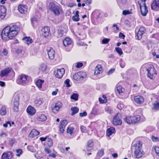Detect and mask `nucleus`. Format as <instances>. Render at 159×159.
Listing matches in <instances>:
<instances>
[{
	"instance_id": "nucleus-1",
	"label": "nucleus",
	"mask_w": 159,
	"mask_h": 159,
	"mask_svg": "<svg viewBox=\"0 0 159 159\" xmlns=\"http://www.w3.org/2000/svg\"><path fill=\"white\" fill-rule=\"evenodd\" d=\"M19 30V27L16 25L11 27L8 26L6 27L2 33V39L8 37L10 39H13L17 34Z\"/></svg>"
},
{
	"instance_id": "nucleus-2",
	"label": "nucleus",
	"mask_w": 159,
	"mask_h": 159,
	"mask_svg": "<svg viewBox=\"0 0 159 159\" xmlns=\"http://www.w3.org/2000/svg\"><path fill=\"white\" fill-rule=\"evenodd\" d=\"M143 143L141 141H137L133 145L134 149V156L136 158H140L145 154L142 149Z\"/></svg>"
},
{
	"instance_id": "nucleus-3",
	"label": "nucleus",
	"mask_w": 159,
	"mask_h": 159,
	"mask_svg": "<svg viewBox=\"0 0 159 159\" xmlns=\"http://www.w3.org/2000/svg\"><path fill=\"white\" fill-rule=\"evenodd\" d=\"M140 116L139 115H137L134 116L127 117L124 119L125 122L127 124H135L139 121Z\"/></svg>"
},
{
	"instance_id": "nucleus-4",
	"label": "nucleus",
	"mask_w": 159,
	"mask_h": 159,
	"mask_svg": "<svg viewBox=\"0 0 159 159\" xmlns=\"http://www.w3.org/2000/svg\"><path fill=\"white\" fill-rule=\"evenodd\" d=\"M49 9L56 15H59L61 11V9L60 6L56 5L53 2L50 3Z\"/></svg>"
},
{
	"instance_id": "nucleus-5",
	"label": "nucleus",
	"mask_w": 159,
	"mask_h": 159,
	"mask_svg": "<svg viewBox=\"0 0 159 159\" xmlns=\"http://www.w3.org/2000/svg\"><path fill=\"white\" fill-rule=\"evenodd\" d=\"M113 122L115 125H121L122 121L121 120V115L120 114L118 113L115 116L113 119Z\"/></svg>"
},
{
	"instance_id": "nucleus-6",
	"label": "nucleus",
	"mask_w": 159,
	"mask_h": 159,
	"mask_svg": "<svg viewBox=\"0 0 159 159\" xmlns=\"http://www.w3.org/2000/svg\"><path fill=\"white\" fill-rule=\"evenodd\" d=\"M28 77L27 75H20L18 79L19 84L23 85H25L28 82Z\"/></svg>"
},
{
	"instance_id": "nucleus-7",
	"label": "nucleus",
	"mask_w": 159,
	"mask_h": 159,
	"mask_svg": "<svg viewBox=\"0 0 159 159\" xmlns=\"http://www.w3.org/2000/svg\"><path fill=\"white\" fill-rule=\"evenodd\" d=\"M86 77V73L84 72H80L75 73L73 76L74 79L77 81L79 80L81 78H84Z\"/></svg>"
},
{
	"instance_id": "nucleus-8",
	"label": "nucleus",
	"mask_w": 159,
	"mask_h": 159,
	"mask_svg": "<svg viewBox=\"0 0 159 159\" xmlns=\"http://www.w3.org/2000/svg\"><path fill=\"white\" fill-rule=\"evenodd\" d=\"M148 71V76L151 79H153L154 77L153 74H157V72L153 66H150L147 69Z\"/></svg>"
},
{
	"instance_id": "nucleus-9",
	"label": "nucleus",
	"mask_w": 159,
	"mask_h": 159,
	"mask_svg": "<svg viewBox=\"0 0 159 159\" xmlns=\"http://www.w3.org/2000/svg\"><path fill=\"white\" fill-rule=\"evenodd\" d=\"M47 51L49 58L50 60L54 59L55 56V52L53 48L51 47H48L47 48Z\"/></svg>"
},
{
	"instance_id": "nucleus-10",
	"label": "nucleus",
	"mask_w": 159,
	"mask_h": 159,
	"mask_svg": "<svg viewBox=\"0 0 159 159\" xmlns=\"http://www.w3.org/2000/svg\"><path fill=\"white\" fill-rule=\"evenodd\" d=\"M139 4L141 14L143 16H146L148 12L146 3H143L142 6H141L140 4Z\"/></svg>"
},
{
	"instance_id": "nucleus-11",
	"label": "nucleus",
	"mask_w": 159,
	"mask_h": 159,
	"mask_svg": "<svg viewBox=\"0 0 159 159\" xmlns=\"http://www.w3.org/2000/svg\"><path fill=\"white\" fill-rule=\"evenodd\" d=\"M50 28L48 26L44 27L42 30V34L46 38H48L50 35Z\"/></svg>"
},
{
	"instance_id": "nucleus-12",
	"label": "nucleus",
	"mask_w": 159,
	"mask_h": 159,
	"mask_svg": "<svg viewBox=\"0 0 159 159\" xmlns=\"http://www.w3.org/2000/svg\"><path fill=\"white\" fill-rule=\"evenodd\" d=\"M65 72V70L64 68H62L58 69L57 71L56 72H55V76L58 78H61L64 74Z\"/></svg>"
},
{
	"instance_id": "nucleus-13",
	"label": "nucleus",
	"mask_w": 159,
	"mask_h": 159,
	"mask_svg": "<svg viewBox=\"0 0 159 159\" xmlns=\"http://www.w3.org/2000/svg\"><path fill=\"white\" fill-rule=\"evenodd\" d=\"M62 105V103L60 102H58L55 103V106L52 108L53 112L56 113L57 112Z\"/></svg>"
},
{
	"instance_id": "nucleus-14",
	"label": "nucleus",
	"mask_w": 159,
	"mask_h": 159,
	"mask_svg": "<svg viewBox=\"0 0 159 159\" xmlns=\"http://www.w3.org/2000/svg\"><path fill=\"white\" fill-rule=\"evenodd\" d=\"M145 32V28L143 27H141L140 28L137 33L138 39L139 40L141 39L142 37V35Z\"/></svg>"
},
{
	"instance_id": "nucleus-15",
	"label": "nucleus",
	"mask_w": 159,
	"mask_h": 159,
	"mask_svg": "<svg viewBox=\"0 0 159 159\" xmlns=\"http://www.w3.org/2000/svg\"><path fill=\"white\" fill-rule=\"evenodd\" d=\"M68 122L66 120L61 121L59 126L60 130L62 133H63L65 129V127Z\"/></svg>"
},
{
	"instance_id": "nucleus-16",
	"label": "nucleus",
	"mask_w": 159,
	"mask_h": 159,
	"mask_svg": "<svg viewBox=\"0 0 159 159\" xmlns=\"http://www.w3.org/2000/svg\"><path fill=\"white\" fill-rule=\"evenodd\" d=\"M134 99L135 102L138 104L142 103L144 101L143 98L140 95H137L134 96Z\"/></svg>"
},
{
	"instance_id": "nucleus-17",
	"label": "nucleus",
	"mask_w": 159,
	"mask_h": 159,
	"mask_svg": "<svg viewBox=\"0 0 159 159\" xmlns=\"http://www.w3.org/2000/svg\"><path fill=\"white\" fill-rule=\"evenodd\" d=\"M6 9L3 6H0V17L2 19H3L6 16Z\"/></svg>"
},
{
	"instance_id": "nucleus-18",
	"label": "nucleus",
	"mask_w": 159,
	"mask_h": 159,
	"mask_svg": "<svg viewBox=\"0 0 159 159\" xmlns=\"http://www.w3.org/2000/svg\"><path fill=\"white\" fill-rule=\"evenodd\" d=\"M151 7L152 10H157L159 7V0H154L151 4Z\"/></svg>"
},
{
	"instance_id": "nucleus-19",
	"label": "nucleus",
	"mask_w": 159,
	"mask_h": 159,
	"mask_svg": "<svg viewBox=\"0 0 159 159\" xmlns=\"http://www.w3.org/2000/svg\"><path fill=\"white\" fill-rule=\"evenodd\" d=\"M18 9L21 13L25 14L27 12V7L25 5H20L18 6Z\"/></svg>"
},
{
	"instance_id": "nucleus-20",
	"label": "nucleus",
	"mask_w": 159,
	"mask_h": 159,
	"mask_svg": "<svg viewBox=\"0 0 159 159\" xmlns=\"http://www.w3.org/2000/svg\"><path fill=\"white\" fill-rule=\"evenodd\" d=\"M12 154L11 152H4L2 154V159H10L12 157Z\"/></svg>"
},
{
	"instance_id": "nucleus-21",
	"label": "nucleus",
	"mask_w": 159,
	"mask_h": 159,
	"mask_svg": "<svg viewBox=\"0 0 159 159\" xmlns=\"http://www.w3.org/2000/svg\"><path fill=\"white\" fill-rule=\"evenodd\" d=\"M27 112L30 115H34L36 112L35 109L31 106H29L26 109Z\"/></svg>"
},
{
	"instance_id": "nucleus-22",
	"label": "nucleus",
	"mask_w": 159,
	"mask_h": 159,
	"mask_svg": "<svg viewBox=\"0 0 159 159\" xmlns=\"http://www.w3.org/2000/svg\"><path fill=\"white\" fill-rule=\"evenodd\" d=\"M20 95L17 93H15L13 97V104H19Z\"/></svg>"
},
{
	"instance_id": "nucleus-23",
	"label": "nucleus",
	"mask_w": 159,
	"mask_h": 159,
	"mask_svg": "<svg viewBox=\"0 0 159 159\" xmlns=\"http://www.w3.org/2000/svg\"><path fill=\"white\" fill-rule=\"evenodd\" d=\"M11 70L9 68H7L1 71L0 76L1 77H3L7 76L11 71Z\"/></svg>"
},
{
	"instance_id": "nucleus-24",
	"label": "nucleus",
	"mask_w": 159,
	"mask_h": 159,
	"mask_svg": "<svg viewBox=\"0 0 159 159\" xmlns=\"http://www.w3.org/2000/svg\"><path fill=\"white\" fill-rule=\"evenodd\" d=\"M63 43L65 47H66L71 44L72 41L70 38H66L63 40Z\"/></svg>"
},
{
	"instance_id": "nucleus-25",
	"label": "nucleus",
	"mask_w": 159,
	"mask_h": 159,
	"mask_svg": "<svg viewBox=\"0 0 159 159\" xmlns=\"http://www.w3.org/2000/svg\"><path fill=\"white\" fill-rule=\"evenodd\" d=\"M39 134V131L35 129H33L30 132L29 136L30 137L33 138L38 135Z\"/></svg>"
},
{
	"instance_id": "nucleus-26",
	"label": "nucleus",
	"mask_w": 159,
	"mask_h": 159,
	"mask_svg": "<svg viewBox=\"0 0 159 159\" xmlns=\"http://www.w3.org/2000/svg\"><path fill=\"white\" fill-rule=\"evenodd\" d=\"M102 70V68L100 65L96 66L95 69L94 74L97 75L100 74Z\"/></svg>"
},
{
	"instance_id": "nucleus-27",
	"label": "nucleus",
	"mask_w": 159,
	"mask_h": 159,
	"mask_svg": "<svg viewBox=\"0 0 159 159\" xmlns=\"http://www.w3.org/2000/svg\"><path fill=\"white\" fill-rule=\"evenodd\" d=\"M115 128L113 127H111L108 129L106 132V135L108 137H109L114 132Z\"/></svg>"
},
{
	"instance_id": "nucleus-28",
	"label": "nucleus",
	"mask_w": 159,
	"mask_h": 159,
	"mask_svg": "<svg viewBox=\"0 0 159 159\" xmlns=\"http://www.w3.org/2000/svg\"><path fill=\"white\" fill-rule=\"evenodd\" d=\"M79 11H75V15L72 17V19L75 21H78L80 20L79 15Z\"/></svg>"
},
{
	"instance_id": "nucleus-29",
	"label": "nucleus",
	"mask_w": 159,
	"mask_h": 159,
	"mask_svg": "<svg viewBox=\"0 0 159 159\" xmlns=\"http://www.w3.org/2000/svg\"><path fill=\"white\" fill-rule=\"evenodd\" d=\"M43 102L44 101L43 98H39L36 99L34 101V103L36 106H39L41 105Z\"/></svg>"
},
{
	"instance_id": "nucleus-30",
	"label": "nucleus",
	"mask_w": 159,
	"mask_h": 159,
	"mask_svg": "<svg viewBox=\"0 0 159 159\" xmlns=\"http://www.w3.org/2000/svg\"><path fill=\"white\" fill-rule=\"evenodd\" d=\"M47 119V117L44 114H42L37 117V119L39 121H44Z\"/></svg>"
},
{
	"instance_id": "nucleus-31",
	"label": "nucleus",
	"mask_w": 159,
	"mask_h": 159,
	"mask_svg": "<svg viewBox=\"0 0 159 159\" xmlns=\"http://www.w3.org/2000/svg\"><path fill=\"white\" fill-rule=\"evenodd\" d=\"M53 142L52 139L50 138H48L45 142V145L50 147L53 145Z\"/></svg>"
},
{
	"instance_id": "nucleus-32",
	"label": "nucleus",
	"mask_w": 159,
	"mask_h": 159,
	"mask_svg": "<svg viewBox=\"0 0 159 159\" xmlns=\"http://www.w3.org/2000/svg\"><path fill=\"white\" fill-rule=\"evenodd\" d=\"M44 82V80L40 79L38 80L36 82V84L39 89H41L42 88V84Z\"/></svg>"
},
{
	"instance_id": "nucleus-33",
	"label": "nucleus",
	"mask_w": 159,
	"mask_h": 159,
	"mask_svg": "<svg viewBox=\"0 0 159 159\" xmlns=\"http://www.w3.org/2000/svg\"><path fill=\"white\" fill-rule=\"evenodd\" d=\"M7 110L6 107L5 106H2L0 110V115L3 116L6 115Z\"/></svg>"
},
{
	"instance_id": "nucleus-34",
	"label": "nucleus",
	"mask_w": 159,
	"mask_h": 159,
	"mask_svg": "<svg viewBox=\"0 0 159 159\" xmlns=\"http://www.w3.org/2000/svg\"><path fill=\"white\" fill-rule=\"evenodd\" d=\"M93 145V141L92 140H89L87 143V149L88 150H91Z\"/></svg>"
},
{
	"instance_id": "nucleus-35",
	"label": "nucleus",
	"mask_w": 159,
	"mask_h": 159,
	"mask_svg": "<svg viewBox=\"0 0 159 159\" xmlns=\"http://www.w3.org/2000/svg\"><path fill=\"white\" fill-rule=\"evenodd\" d=\"M23 40L28 45L31 43L32 42V40L30 39V37H25L23 39Z\"/></svg>"
},
{
	"instance_id": "nucleus-36",
	"label": "nucleus",
	"mask_w": 159,
	"mask_h": 159,
	"mask_svg": "<svg viewBox=\"0 0 159 159\" xmlns=\"http://www.w3.org/2000/svg\"><path fill=\"white\" fill-rule=\"evenodd\" d=\"M71 110L72 111L71 113V115L73 116L74 114L78 112L79 109L77 107H74L71 108Z\"/></svg>"
},
{
	"instance_id": "nucleus-37",
	"label": "nucleus",
	"mask_w": 159,
	"mask_h": 159,
	"mask_svg": "<svg viewBox=\"0 0 159 159\" xmlns=\"http://www.w3.org/2000/svg\"><path fill=\"white\" fill-rule=\"evenodd\" d=\"M47 68L46 65L44 64H41L39 68V70L41 71H46Z\"/></svg>"
},
{
	"instance_id": "nucleus-38",
	"label": "nucleus",
	"mask_w": 159,
	"mask_h": 159,
	"mask_svg": "<svg viewBox=\"0 0 159 159\" xmlns=\"http://www.w3.org/2000/svg\"><path fill=\"white\" fill-rule=\"evenodd\" d=\"M117 90L120 94L123 93L125 91V89L121 86H119L117 87Z\"/></svg>"
},
{
	"instance_id": "nucleus-39",
	"label": "nucleus",
	"mask_w": 159,
	"mask_h": 159,
	"mask_svg": "<svg viewBox=\"0 0 159 159\" xmlns=\"http://www.w3.org/2000/svg\"><path fill=\"white\" fill-rule=\"evenodd\" d=\"M78 96L77 93H74L71 96L70 98L75 101H77L78 100Z\"/></svg>"
},
{
	"instance_id": "nucleus-40",
	"label": "nucleus",
	"mask_w": 159,
	"mask_h": 159,
	"mask_svg": "<svg viewBox=\"0 0 159 159\" xmlns=\"http://www.w3.org/2000/svg\"><path fill=\"white\" fill-rule=\"evenodd\" d=\"M153 109L157 110L159 109V102H157L153 104Z\"/></svg>"
},
{
	"instance_id": "nucleus-41",
	"label": "nucleus",
	"mask_w": 159,
	"mask_h": 159,
	"mask_svg": "<svg viewBox=\"0 0 159 159\" xmlns=\"http://www.w3.org/2000/svg\"><path fill=\"white\" fill-rule=\"evenodd\" d=\"M7 51L6 49H4L2 52H0V54L2 56H6L7 54Z\"/></svg>"
},
{
	"instance_id": "nucleus-42",
	"label": "nucleus",
	"mask_w": 159,
	"mask_h": 159,
	"mask_svg": "<svg viewBox=\"0 0 159 159\" xmlns=\"http://www.w3.org/2000/svg\"><path fill=\"white\" fill-rule=\"evenodd\" d=\"M116 51L118 52L120 55H121L123 54V52L121 48L116 47L115 48Z\"/></svg>"
},
{
	"instance_id": "nucleus-43",
	"label": "nucleus",
	"mask_w": 159,
	"mask_h": 159,
	"mask_svg": "<svg viewBox=\"0 0 159 159\" xmlns=\"http://www.w3.org/2000/svg\"><path fill=\"white\" fill-rule=\"evenodd\" d=\"M74 128L73 127H70L68 128L67 129V132L71 134L74 130Z\"/></svg>"
},
{
	"instance_id": "nucleus-44",
	"label": "nucleus",
	"mask_w": 159,
	"mask_h": 159,
	"mask_svg": "<svg viewBox=\"0 0 159 159\" xmlns=\"http://www.w3.org/2000/svg\"><path fill=\"white\" fill-rule=\"evenodd\" d=\"M58 35L59 37H61L63 34V31L61 30H58Z\"/></svg>"
},
{
	"instance_id": "nucleus-45",
	"label": "nucleus",
	"mask_w": 159,
	"mask_h": 159,
	"mask_svg": "<svg viewBox=\"0 0 159 159\" xmlns=\"http://www.w3.org/2000/svg\"><path fill=\"white\" fill-rule=\"evenodd\" d=\"M110 40L109 39L105 38L103 39L102 40V43L103 44H107L108 43Z\"/></svg>"
},
{
	"instance_id": "nucleus-46",
	"label": "nucleus",
	"mask_w": 159,
	"mask_h": 159,
	"mask_svg": "<svg viewBox=\"0 0 159 159\" xmlns=\"http://www.w3.org/2000/svg\"><path fill=\"white\" fill-rule=\"evenodd\" d=\"M28 149L32 152H34L35 151V150L34 149L33 147L31 146H29L27 148Z\"/></svg>"
},
{
	"instance_id": "nucleus-47",
	"label": "nucleus",
	"mask_w": 159,
	"mask_h": 159,
	"mask_svg": "<svg viewBox=\"0 0 159 159\" xmlns=\"http://www.w3.org/2000/svg\"><path fill=\"white\" fill-rule=\"evenodd\" d=\"M8 125H9L10 127L11 126V124L10 121H8L6 123L4 124L3 125L4 127L7 128L8 127Z\"/></svg>"
},
{
	"instance_id": "nucleus-48",
	"label": "nucleus",
	"mask_w": 159,
	"mask_h": 159,
	"mask_svg": "<svg viewBox=\"0 0 159 159\" xmlns=\"http://www.w3.org/2000/svg\"><path fill=\"white\" fill-rule=\"evenodd\" d=\"M154 148L156 155L159 156V147L156 146Z\"/></svg>"
},
{
	"instance_id": "nucleus-49",
	"label": "nucleus",
	"mask_w": 159,
	"mask_h": 159,
	"mask_svg": "<svg viewBox=\"0 0 159 159\" xmlns=\"http://www.w3.org/2000/svg\"><path fill=\"white\" fill-rule=\"evenodd\" d=\"M104 151L102 149H101L97 153V155L99 157H102Z\"/></svg>"
},
{
	"instance_id": "nucleus-50",
	"label": "nucleus",
	"mask_w": 159,
	"mask_h": 159,
	"mask_svg": "<svg viewBox=\"0 0 159 159\" xmlns=\"http://www.w3.org/2000/svg\"><path fill=\"white\" fill-rule=\"evenodd\" d=\"M65 84H66L67 87H69L70 86V85L69 84L70 80L68 79H66L64 82Z\"/></svg>"
},
{
	"instance_id": "nucleus-51",
	"label": "nucleus",
	"mask_w": 159,
	"mask_h": 159,
	"mask_svg": "<svg viewBox=\"0 0 159 159\" xmlns=\"http://www.w3.org/2000/svg\"><path fill=\"white\" fill-rule=\"evenodd\" d=\"M83 66V63L80 62L76 63V65H75L76 67L77 68H80L81 67Z\"/></svg>"
},
{
	"instance_id": "nucleus-52",
	"label": "nucleus",
	"mask_w": 159,
	"mask_h": 159,
	"mask_svg": "<svg viewBox=\"0 0 159 159\" xmlns=\"http://www.w3.org/2000/svg\"><path fill=\"white\" fill-rule=\"evenodd\" d=\"M14 105V107L13 109L14 111L16 112H17L18 110V106L19 104H18L17 105H16V104H13Z\"/></svg>"
},
{
	"instance_id": "nucleus-53",
	"label": "nucleus",
	"mask_w": 159,
	"mask_h": 159,
	"mask_svg": "<svg viewBox=\"0 0 159 159\" xmlns=\"http://www.w3.org/2000/svg\"><path fill=\"white\" fill-rule=\"evenodd\" d=\"M131 13V12L129 10H124L122 12V14L124 15L129 14Z\"/></svg>"
},
{
	"instance_id": "nucleus-54",
	"label": "nucleus",
	"mask_w": 159,
	"mask_h": 159,
	"mask_svg": "<svg viewBox=\"0 0 159 159\" xmlns=\"http://www.w3.org/2000/svg\"><path fill=\"white\" fill-rule=\"evenodd\" d=\"M115 69H111L109 70L108 72V75H109L112 73L114 71Z\"/></svg>"
},
{
	"instance_id": "nucleus-55",
	"label": "nucleus",
	"mask_w": 159,
	"mask_h": 159,
	"mask_svg": "<svg viewBox=\"0 0 159 159\" xmlns=\"http://www.w3.org/2000/svg\"><path fill=\"white\" fill-rule=\"evenodd\" d=\"M16 152L18 153V154H17V156H19L22 153V151L21 149H18L16 150Z\"/></svg>"
},
{
	"instance_id": "nucleus-56",
	"label": "nucleus",
	"mask_w": 159,
	"mask_h": 159,
	"mask_svg": "<svg viewBox=\"0 0 159 159\" xmlns=\"http://www.w3.org/2000/svg\"><path fill=\"white\" fill-rule=\"evenodd\" d=\"M87 115V113L86 111H84L83 112L80 113V115L81 117L86 116Z\"/></svg>"
},
{
	"instance_id": "nucleus-57",
	"label": "nucleus",
	"mask_w": 159,
	"mask_h": 159,
	"mask_svg": "<svg viewBox=\"0 0 159 159\" xmlns=\"http://www.w3.org/2000/svg\"><path fill=\"white\" fill-rule=\"evenodd\" d=\"M31 21L32 25H33L35 23H37V20L35 18H33L31 19Z\"/></svg>"
},
{
	"instance_id": "nucleus-58",
	"label": "nucleus",
	"mask_w": 159,
	"mask_h": 159,
	"mask_svg": "<svg viewBox=\"0 0 159 159\" xmlns=\"http://www.w3.org/2000/svg\"><path fill=\"white\" fill-rule=\"evenodd\" d=\"M119 37L121 39H124L125 37V35L121 32L119 33Z\"/></svg>"
},
{
	"instance_id": "nucleus-59",
	"label": "nucleus",
	"mask_w": 159,
	"mask_h": 159,
	"mask_svg": "<svg viewBox=\"0 0 159 159\" xmlns=\"http://www.w3.org/2000/svg\"><path fill=\"white\" fill-rule=\"evenodd\" d=\"M152 139L154 142H157L159 140V139L157 137H155L153 136L152 137Z\"/></svg>"
},
{
	"instance_id": "nucleus-60",
	"label": "nucleus",
	"mask_w": 159,
	"mask_h": 159,
	"mask_svg": "<svg viewBox=\"0 0 159 159\" xmlns=\"http://www.w3.org/2000/svg\"><path fill=\"white\" fill-rule=\"evenodd\" d=\"M120 66L122 68H123L125 66V65L123 62L122 61L120 62Z\"/></svg>"
},
{
	"instance_id": "nucleus-61",
	"label": "nucleus",
	"mask_w": 159,
	"mask_h": 159,
	"mask_svg": "<svg viewBox=\"0 0 159 159\" xmlns=\"http://www.w3.org/2000/svg\"><path fill=\"white\" fill-rule=\"evenodd\" d=\"M47 139H48V138L47 137H45V138L41 137L40 138V139L42 141H46Z\"/></svg>"
},
{
	"instance_id": "nucleus-62",
	"label": "nucleus",
	"mask_w": 159,
	"mask_h": 159,
	"mask_svg": "<svg viewBox=\"0 0 159 159\" xmlns=\"http://www.w3.org/2000/svg\"><path fill=\"white\" fill-rule=\"evenodd\" d=\"M5 83L4 82L0 81V85L2 87H4L5 86Z\"/></svg>"
},
{
	"instance_id": "nucleus-63",
	"label": "nucleus",
	"mask_w": 159,
	"mask_h": 159,
	"mask_svg": "<svg viewBox=\"0 0 159 159\" xmlns=\"http://www.w3.org/2000/svg\"><path fill=\"white\" fill-rule=\"evenodd\" d=\"M92 0H86L85 3L86 4H90L91 3Z\"/></svg>"
},
{
	"instance_id": "nucleus-64",
	"label": "nucleus",
	"mask_w": 159,
	"mask_h": 159,
	"mask_svg": "<svg viewBox=\"0 0 159 159\" xmlns=\"http://www.w3.org/2000/svg\"><path fill=\"white\" fill-rule=\"evenodd\" d=\"M45 151L48 154H49L51 153V152L50 150L48 148H45L44 149Z\"/></svg>"
}]
</instances>
